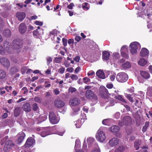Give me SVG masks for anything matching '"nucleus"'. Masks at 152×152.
I'll use <instances>...</instances> for the list:
<instances>
[{"label":"nucleus","instance_id":"nucleus-27","mask_svg":"<svg viewBox=\"0 0 152 152\" xmlns=\"http://www.w3.org/2000/svg\"><path fill=\"white\" fill-rule=\"evenodd\" d=\"M84 121V119H79L76 122L75 125L77 128H79Z\"/></svg>","mask_w":152,"mask_h":152},{"label":"nucleus","instance_id":"nucleus-28","mask_svg":"<svg viewBox=\"0 0 152 152\" xmlns=\"http://www.w3.org/2000/svg\"><path fill=\"white\" fill-rule=\"evenodd\" d=\"M20 108L17 107L15 108L14 112V115L15 117H17L20 114Z\"/></svg>","mask_w":152,"mask_h":152},{"label":"nucleus","instance_id":"nucleus-51","mask_svg":"<svg viewBox=\"0 0 152 152\" xmlns=\"http://www.w3.org/2000/svg\"><path fill=\"white\" fill-rule=\"evenodd\" d=\"M10 148L11 147L5 145L4 150L5 152H8L10 150Z\"/></svg>","mask_w":152,"mask_h":152},{"label":"nucleus","instance_id":"nucleus-59","mask_svg":"<svg viewBox=\"0 0 152 152\" xmlns=\"http://www.w3.org/2000/svg\"><path fill=\"white\" fill-rule=\"evenodd\" d=\"M35 23L37 25L40 26H42L43 25V23L42 22H40L38 21H36L35 22Z\"/></svg>","mask_w":152,"mask_h":152},{"label":"nucleus","instance_id":"nucleus-11","mask_svg":"<svg viewBox=\"0 0 152 152\" xmlns=\"http://www.w3.org/2000/svg\"><path fill=\"white\" fill-rule=\"evenodd\" d=\"M18 138L16 142L17 144H20L26 136L25 134L23 132H21L18 134Z\"/></svg>","mask_w":152,"mask_h":152},{"label":"nucleus","instance_id":"nucleus-6","mask_svg":"<svg viewBox=\"0 0 152 152\" xmlns=\"http://www.w3.org/2000/svg\"><path fill=\"white\" fill-rule=\"evenodd\" d=\"M35 143L34 139L31 137L28 138L26 140L25 145L26 147H29Z\"/></svg>","mask_w":152,"mask_h":152},{"label":"nucleus","instance_id":"nucleus-33","mask_svg":"<svg viewBox=\"0 0 152 152\" xmlns=\"http://www.w3.org/2000/svg\"><path fill=\"white\" fill-rule=\"evenodd\" d=\"M125 149V147L124 146H121L116 148L115 150V152H123Z\"/></svg>","mask_w":152,"mask_h":152},{"label":"nucleus","instance_id":"nucleus-53","mask_svg":"<svg viewBox=\"0 0 152 152\" xmlns=\"http://www.w3.org/2000/svg\"><path fill=\"white\" fill-rule=\"evenodd\" d=\"M50 83V82L49 81H46L45 83L46 84V85L45 86V88L49 87L51 86V84Z\"/></svg>","mask_w":152,"mask_h":152},{"label":"nucleus","instance_id":"nucleus-42","mask_svg":"<svg viewBox=\"0 0 152 152\" xmlns=\"http://www.w3.org/2000/svg\"><path fill=\"white\" fill-rule=\"evenodd\" d=\"M126 97L131 102H133L134 100L130 94H127L126 95Z\"/></svg>","mask_w":152,"mask_h":152},{"label":"nucleus","instance_id":"nucleus-64","mask_svg":"<svg viewBox=\"0 0 152 152\" xmlns=\"http://www.w3.org/2000/svg\"><path fill=\"white\" fill-rule=\"evenodd\" d=\"M66 70L70 72H72L74 71V69L72 67H70L67 68L66 69Z\"/></svg>","mask_w":152,"mask_h":152},{"label":"nucleus","instance_id":"nucleus-36","mask_svg":"<svg viewBox=\"0 0 152 152\" xmlns=\"http://www.w3.org/2000/svg\"><path fill=\"white\" fill-rule=\"evenodd\" d=\"M82 8L83 9L85 10H88L89 9L88 4L87 3H84L82 4Z\"/></svg>","mask_w":152,"mask_h":152},{"label":"nucleus","instance_id":"nucleus-40","mask_svg":"<svg viewBox=\"0 0 152 152\" xmlns=\"http://www.w3.org/2000/svg\"><path fill=\"white\" fill-rule=\"evenodd\" d=\"M121 54L123 57L125 58L126 59H128L129 58L128 52H124L123 53H121Z\"/></svg>","mask_w":152,"mask_h":152},{"label":"nucleus","instance_id":"nucleus-20","mask_svg":"<svg viewBox=\"0 0 152 152\" xmlns=\"http://www.w3.org/2000/svg\"><path fill=\"white\" fill-rule=\"evenodd\" d=\"M12 43L13 47L15 49L18 50L20 48L21 44L18 41V40L14 41L12 42Z\"/></svg>","mask_w":152,"mask_h":152},{"label":"nucleus","instance_id":"nucleus-50","mask_svg":"<svg viewBox=\"0 0 152 152\" xmlns=\"http://www.w3.org/2000/svg\"><path fill=\"white\" fill-rule=\"evenodd\" d=\"M34 100L38 103H40L41 102V99L40 97L38 96L35 97L34 98Z\"/></svg>","mask_w":152,"mask_h":152},{"label":"nucleus","instance_id":"nucleus-14","mask_svg":"<svg viewBox=\"0 0 152 152\" xmlns=\"http://www.w3.org/2000/svg\"><path fill=\"white\" fill-rule=\"evenodd\" d=\"M86 97L88 99H92L95 97V95L92 91L88 90L86 91Z\"/></svg>","mask_w":152,"mask_h":152},{"label":"nucleus","instance_id":"nucleus-24","mask_svg":"<svg viewBox=\"0 0 152 152\" xmlns=\"http://www.w3.org/2000/svg\"><path fill=\"white\" fill-rule=\"evenodd\" d=\"M140 73L141 76L145 79H148L150 77V74L148 72L141 71Z\"/></svg>","mask_w":152,"mask_h":152},{"label":"nucleus","instance_id":"nucleus-55","mask_svg":"<svg viewBox=\"0 0 152 152\" xmlns=\"http://www.w3.org/2000/svg\"><path fill=\"white\" fill-rule=\"evenodd\" d=\"M53 92L54 94L56 95H58L60 93V91L57 88H55L53 90Z\"/></svg>","mask_w":152,"mask_h":152},{"label":"nucleus","instance_id":"nucleus-43","mask_svg":"<svg viewBox=\"0 0 152 152\" xmlns=\"http://www.w3.org/2000/svg\"><path fill=\"white\" fill-rule=\"evenodd\" d=\"M38 108L37 104L35 103L33 104L32 106V109L34 111H37Z\"/></svg>","mask_w":152,"mask_h":152},{"label":"nucleus","instance_id":"nucleus-34","mask_svg":"<svg viewBox=\"0 0 152 152\" xmlns=\"http://www.w3.org/2000/svg\"><path fill=\"white\" fill-rule=\"evenodd\" d=\"M5 72L3 70L0 69V79H3L6 77Z\"/></svg>","mask_w":152,"mask_h":152},{"label":"nucleus","instance_id":"nucleus-57","mask_svg":"<svg viewBox=\"0 0 152 152\" xmlns=\"http://www.w3.org/2000/svg\"><path fill=\"white\" fill-rule=\"evenodd\" d=\"M47 64L48 65L50 63L52 62V59L50 57H48L47 58Z\"/></svg>","mask_w":152,"mask_h":152},{"label":"nucleus","instance_id":"nucleus-22","mask_svg":"<svg viewBox=\"0 0 152 152\" xmlns=\"http://www.w3.org/2000/svg\"><path fill=\"white\" fill-rule=\"evenodd\" d=\"M110 53L108 52L104 51L102 53V58L104 60H108L109 59Z\"/></svg>","mask_w":152,"mask_h":152},{"label":"nucleus","instance_id":"nucleus-62","mask_svg":"<svg viewBox=\"0 0 152 152\" xmlns=\"http://www.w3.org/2000/svg\"><path fill=\"white\" fill-rule=\"evenodd\" d=\"M37 29L36 30L34 31L33 32V34L34 36L36 37H37V34H38V31H37Z\"/></svg>","mask_w":152,"mask_h":152},{"label":"nucleus","instance_id":"nucleus-41","mask_svg":"<svg viewBox=\"0 0 152 152\" xmlns=\"http://www.w3.org/2000/svg\"><path fill=\"white\" fill-rule=\"evenodd\" d=\"M80 142L79 140L76 139L75 141V148H77L79 147L80 146Z\"/></svg>","mask_w":152,"mask_h":152},{"label":"nucleus","instance_id":"nucleus-31","mask_svg":"<svg viewBox=\"0 0 152 152\" xmlns=\"http://www.w3.org/2000/svg\"><path fill=\"white\" fill-rule=\"evenodd\" d=\"M4 35L6 37H9L11 35L10 30L8 29H6L4 30L3 33Z\"/></svg>","mask_w":152,"mask_h":152},{"label":"nucleus","instance_id":"nucleus-54","mask_svg":"<svg viewBox=\"0 0 152 152\" xmlns=\"http://www.w3.org/2000/svg\"><path fill=\"white\" fill-rule=\"evenodd\" d=\"M76 89L74 88L70 87L69 89V92L71 93H73L76 91Z\"/></svg>","mask_w":152,"mask_h":152},{"label":"nucleus","instance_id":"nucleus-45","mask_svg":"<svg viewBox=\"0 0 152 152\" xmlns=\"http://www.w3.org/2000/svg\"><path fill=\"white\" fill-rule=\"evenodd\" d=\"M5 145L11 147L12 145H13V143L12 141L9 140L6 142Z\"/></svg>","mask_w":152,"mask_h":152},{"label":"nucleus","instance_id":"nucleus-9","mask_svg":"<svg viewBox=\"0 0 152 152\" xmlns=\"http://www.w3.org/2000/svg\"><path fill=\"white\" fill-rule=\"evenodd\" d=\"M51 133L49 130V128H45L41 130L40 133L41 136L44 137L50 134Z\"/></svg>","mask_w":152,"mask_h":152},{"label":"nucleus","instance_id":"nucleus-5","mask_svg":"<svg viewBox=\"0 0 152 152\" xmlns=\"http://www.w3.org/2000/svg\"><path fill=\"white\" fill-rule=\"evenodd\" d=\"M49 118L50 123L53 124H57L59 121V120L57 118L53 112L50 113Z\"/></svg>","mask_w":152,"mask_h":152},{"label":"nucleus","instance_id":"nucleus-30","mask_svg":"<svg viewBox=\"0 0 152 152\" xmlns=\"http://www.w3.org/2000/svg\"><path fill=\"white\" fill-rule=\"evenodd\" d=\"M115 98L120 100L122 102V103H127V102L123 97L121 95H117L115 96Z\"/></svg>","mask_w":152,"mask_h":152},{"label":"nucleus","instance_id":"nucleus-49","mask_svg":"<svg viewBox=\"0 0 152 152\" xmlns=\"http://www.w3.org/2000/svg\"><path fill=\"white\" fill-rule=\"evenodd\" d=\"M27 68L26 67H22L21 69V72L23 74H24L27 71Z\"/></svg>","mask_w":152,"mask_h":152},{"label":"nucleus","instance_id":"nucleus-56","mask_svg":"<svg viewBox=\"0 0 152 152\" xmlns=\"http://www.w3.org/2000/svg\"><path fill=\"white\" fill-rule=\"evenodd\" d=\"M73 115L77 114V112L79 110V108L78 107L76 108L75 109H73Z\"/></svg>","mask_w":152,"mask_h":152},{"label":"nucleus","instance_id":"nucleus-15","mask_svg":"<svg viewBox=\"0 0 152 152\" xmlns=\"http://www.w3.org/2000/svg\"><path fill=\"white\" fill-rule=\"evenodd\" d=\"M54 104L55 106L58 108L62 107L65 105V103L61 100L55 101Z\"/></svg>","mask_w":152,"mask_h":152},{"label":"nucleus","instance_id":"nucleus-26","mask_svg":"<svg viewBox=\"0 0 152 152\" xmlns=\"http://www.w3.org/2000/svg\"><path fill=\"white\" fill-rule=\"evenodd\" d=\"M19 69L18 67H11L10 69V73L11 75H13L17 72H19Z\"/></svg>","mask_w":152,"mask_h":152},{"label":"nucleus","instance_id":"nucleus-35","mask_svg":"<svg viewBox=\"0 0 152 152\" xmlns=\"http://www.w3.org/2000/svg\"><path fill=\"white\" fill-rule=\"evenodd\" d=\"M147 94L148 96L152 97V87H149L148 88Z\"/></svg>","mask_w":152,"mask_h":152},{"label":"nucleus","instance_id":"nucleus-2","mask_svg":"<svg viewBox=\"0 0 152 152\" xmlns=\"http://www.w3.org/2000/svg\"><path fill=\"white\" fill-rule=\"evenodd\" d=\"M116 79L119 82H124L128 79V75L125 72H120L117 74Z\"/></svg>","mask_w":152,"mask_h":152},{"label":"nucleus","instance_id":"nucleus-52","mask_svg":"<svg viewBox=\"0 0 152 152\" xmlns=\"http://www.w3.org/2000/svg\"><path fill=\"white\" fill-rule=\"evenodd\" d=\"M5 53L4 50L3 46L0 45V54H4Z\"/></svg>","mask_w":152,"mask_h":152},{"label":"nucleus","instance_id":"nucleus-46","mask_svg":"<svg viewBox=\"0 0 152 152\" xmlns=\"http://www.w3.org/2000/svg\"><path fill=\"white\" fill-rule=\"evenodd\" d=\"M65 71V68L62 66L59 68L58 70V72L61 74H63Z\"/></svg>","mask_w":152,"mask_h":152},{"label":"nucleus","instance_id":"nucleus-16","mask_svg":"<svg viewBox=\"0 0 152 152\" xmlns=\"http://www.w3.org/2000/svg\"><path fill=\"white\" fill-rule=\"evenodd\" d=\"M16 16L19 20L21 21L25 18L26 14L24 12H19L16 14Z\"/></svg>","mask_w":152,"mask_h":152},{"label":"nucleus","instance_id":"nucleus-47","mask_svg":"<svg viewBox=\"0 0 152 152\" xmlns=\"http://www.w3.org/2000/svg\"><path fill=\"white\" fill-rule=\"evenodd\" d=\"M70 77L72 80H76L78 78V77L76 75L73 74Z\"/></svg>","mask_w":152,"mask_h":152},{"label":"nucleus","instance_id":"nucleus-63","mask_svg":"<svg viewBox=\"0 0 152 152\" xmlns=\"http://www.w3.org/2000/svg\"><path fill=\"white\" fill-rule=\"evenodd\" d=\"M62 58H56L55 59L56 62L57 63H59L62 59Z\"/></svg>","mask_w":152,"mask_h":152},{"label":"nucleus","instance_id":"nucleus-38","mask_svg":"<svg viewBox=\"0 0 152 152\" xmlns=\"http://www.w3.org/2000/svg\"><path fill=\"white\" fill-rule=\"evenodd\" d=\"M91 152H100V151L98 146L96 144L95 147L94 148Z\"/></svg>","mask_w":152,"mask_h":152},{"label":"nucleus","instance_id":"nucleus-25","mask_svg":"<svg viewBox=\"0 0 152 152\" xmlns=\"http://www.w3.org/2000/svg\"><path fill=\"white\" fill-rule=\"evenodd\" d=\"M113 120L111 119H107L103 120L102 123L104 125L109 126L113 123Z\"/></svg>","mask_w":152,"mask_h":152},{"label":"nucleus","instance_id":"nucleus-39","mask_svg":"<svg viewBox=\"0 0 152 152\" xmlns=\"http://www.w3.org/2000/svg\"><path fill=\"white\" fill-rule=\"evenodd\" d=\"M121 53L128 52V47L127 46H123L121 49Z\"/></svg>","mask_w":152,"mask_h":152},{"label":"nucleus","instance_id":"nucleus-17","mask_svg":"<svg viewBox=\"0 0 152 152\" xmlns=\"http://www.w3.org/2000/svg\"><path fill=\"white\" fill-rule=\"evenodd\" d=\"M149 54V51L145 48H143L140 52V54L141 56L142 57L146 56Z\"/></svg>","mask_w":152,"mask_h":152},{"label":"nucleus","instance_id":"nucleus-37","mask_svg":"<svg viewBox=\"0 0 152 152\" xmlns=\"http://www.w3.org/2000/svg\"><path fill=\"white\" fill-rule=\"evenodd\" d=\"M95 140L93 138L89 137L87 139V141L88 144H91L93 143Z\"/></svg>","mask_w":152,"mask_h":152},{"label":"nucleus","instance_id":"nucleus-18","mask_svg":"<svg viewBox=\"0 0 152 152\" xmlns=\"http://www.w3.org/2000/svg\"><path fill=\"white\" fill-rule=\"evenodd\" d=\"M22 108L24 111L26 112H29L31 110L30 105L28 103L24 104L22 106Z\"/></svg>","mask_w":152,"mask_h":152},{"label":"nucleus","instance_id":"nucleus-12","mask_svg":"<svg viewBox=\"0 0 152 152\" xmlns=\"http://www.w3.org/2000/svg\"><path fill=\"white\" fill-rule=\"evenodd\" d=\"M80 101L77 98L71 99L69 101V104L70 105L75 106L79 104L80 103Z\"/></svg>","mask_w":152,"mask_h":152},{"label":"nucleus","instance_id":"nucleus-13","mask_svg":"<svg viewBox=\"0 0 152 152\" xmlns=\"http://www.w3.org/2000/svg\"><path fill=\"white\" fill-rule=\"evenodd\" d=\"M3 46L6 50L9 52H11V46L10 43L5 41L3 43Z\"/></svg>","mask_w":152,"mask_h":152},{"label":"nucleus","instance_id":"nucleus-7","mask_svg":"<svg viewBox=\"0 0 152 152\" xmlns=\"http://www.w3.org/2000/svg\"><path fill=\"white\" fill-rule=\"evenodd\" d=\"M0 62L4 67L8 68L10 66L9 60L6 58H0Z\"/></svg>","mask_w":152,"mask_h":152},{"label":"nucleus","instance_id":"nucleus-60","mask_svg":"<svg viewBox=\"0 0 152 152\" xmlns=\"http://www.w3.org/2000/svg\"><path fill=\"white\" fill-rule=\"evenodd\" d=\"M120 116V113L119 112H117L115 114V117L116 119H118L119 118Z\"/></svg>","mask_w":152,"mask_h":152},{"label":"nucleus","instance_id":"nucleus-8","mask_svg":"<svg viewBox=\"0 0 152 152\" xmlns=\"http://www.w3.org/2000/svg\"><path fill=\"white\" fill-rule=\"evenodd\" d=\"M119 142V140L116 138H113L110 140L109 142L110 145L113 147L117 145Z\"/></svg>","mask_w":152,"mask_h":152},{"label":"nucleus","instance_id":"nucleus-10","mask_svg":"<svg viewBox=\"0 0 152 152\" xmlns=\"http://www.w3.org/2000/svg\"><path fill=\"white\" fill-rule=\"evenodd\" d=\"M26 30L27 28L25 24L22 23L20 24L19 27V31L21 34H24L26 31Z\"/></svg>","mask_w":152,"mask_h":152},{"label":"nucleus","instance_id":"nucleus-29","mask_svg":"<svg viewBox=\"0 0 152 152\" xmlns=\"http://www.w3.org/2000/svg\"><path fill=\"white\" fill-rule=\"evenodd\" d=\"M131 64L128 61L126 62L121 65L122 67L125 69L129 68L131 67Z\"/></svg>","mask_w":152,"mask_h":152},{"label":"nucleus","instance_id":"nucleus-61","mask_svg":"<svg viewBox=\"0 0 152 152\" xmlns=\"http://www.w3.org/2000/svg\"><path fill=\"white\" fill-rule=\"evenodd\" d=\"M62 42L63 45L64 46H66L67 45V40L64 38L62 39Z\"/></svg>","mask_w":152,"mask_h":152},{"label":"nucleus","instance_id":"nucleus-23","mask_svg":"<svg viewBox=\"0 0 152 152\" xmlns=\"http://www.w3.org/2000/svg\"><path fill=\"white\" fill-rule=\"evenodd\" d=\"M141 143V140L140 139H137L135 142L134 144V147L136 150H138L140 148V145Z\"/></svg>","mask_w":152,"mask_h":152},{"label":"nucleus","instance_id":"nucleus-3","mask_svg":"<svg viewBox=\"0 0 152 152\" xmlns=\"http://www.w3.org/2000/svg\"><path fill=\"white\" fill-rule=\"evenodd\" d=\"M96 140L101 142H103L106 139V136L104 132L99 129L96 132Z\"/></svg>","mask_w":152,"mask_h":152},{"label":"nucleus","instance_id":"nucleus-58","mask_svg":"<svg viewBox=\"0 0 152 152\" xmlns=\"http://www.w3.org/2000/svg\"><path fill=\"white\" fill-rule=\"evenodd\" d=\"M83 80L84 82L85 83H87L90 80V79L86 77L84 78L83 79Z\"/></svg>","mask_w":152,"mask_h":152},{"label":"nucleus","instance_id":"nucleus-4","mask_svg":"<svg viewBox=\"0 0 152 152\" xmlns=\"http://www.w3.org/2000/svg\"><path fill=\"white\" fill-rule=\"evenodd\" d=\"M132 120L130 117L128 116L124 117L122 119L121 121L118 123V125L121 126H123L124 125H128L131 124Z\"/></svg>","mask_w":152,"mask_h":152},{"label":"nucleus","instance_id":"nucleus-48","mask_svg":"<svg viewBox=\"0 0 152 152\" xmlns=\"http://www.w3.org/2000/svg\"><path fill=\"white\" fill-rule=\"evenodd\" d=\"M115 75L116 74H114L111 75L110 76V79L111 81H114L115 79Z\"/></svg>","mask_w":152,"mask_h":152},{"label":"nucleus","instance_id":"nucleus-1","mask_svg":"<svg viewBox=\"0 0 152 152\" xmlns=\"http://www.w3.org/2000/svg\"><path fill=\"white\" fill-rule=\"evenodd\" d=\"M130 52L133 55H134L137 53L138 49H140L141 48L140 44L136 42L131 43L130 45Z\"/></svg>","mask_w":152,"mask_h":152},{"label":"nucleus","instance_id":"nucleus-21","mask_svg":"<svg viewBox=\"0 0 152 152\" xmlns=\"http://www.w3.org/2000/svg\"><path fill=\"white\" fill-rule=\"evenodd\" d=\"M97 76L100 78L104 79L105 78L104 74L103 71L99 69L96 72Z\"/></svg>","mask_w":152,"mask_h":152},{"label":"nucleus","instance_id":"nucleus-19","mask_svg":"<svg viewBox=\"0 0 152 152\" xmlns=\"http://www.w3.org/2000/svg\"><path fill=\"white\" fill-rule=\"evenodd\" d=\"M109 130L113 133L118 132L119 130V127L116 125H113L111 127L109 128Z\"/></svg>","mask_w":152,"mask_h":152},{"label":"nucleus","instance_id":"nucleus-32","mask_svg":"<svg viewBox=\"0 0 152 152\" xmlns=\"http://www.w3.org/2000/svg\"><path fill=\"white\" fill-rule=\"evenodd\" d=\"M147 63V61L144 58H142L140 59L138 62L139 64L141 66H144Z\"/></svg>","mask_w":152,"mask_h":152},{"label":"nucleus","instance_id":"nucleus-44","mask_svg":"<svg viewBox=\"0 0 152 152\" xmlns=\"http://www.w3.org/2000/svg\"><path fill=\"white\" fill-rule=\"evenodd\" d=\"M46 119L47 118L45 115L44 116H41L39 117V121L41 122L45 121Z\"/></svg>","mask_w":152,"mask_h":152}]
</instances>
